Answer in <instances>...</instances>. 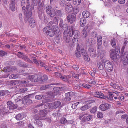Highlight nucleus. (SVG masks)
Segmentation results:
<instances>
[{
  "instance_id": "nucleus-56",
  "label": "nucleus",
  "mask_w": 128,
  "mask_h": 128,
  "mask_svg": "<svg viewBox=\"0 0 128 128\" xmlns=\"http://www.w3.org/2000/svg\"><path fill=\"white\" fill-rule=\"evenodd\" d=\"M82 86L85 88L87 89H89L90 88H91V86L88 84H86V85H84V86L83 85Z\"/></svg>"
},
{
  "instance_id": "nucleus-23",
  "label": "nucleus",
  "mask_w": 128,
  "mask_h": 128,
  "mask_svg": "<svg viewBox=\"0 0 128 128\" xmlns=\"http://www.w3.org/2000/svg\"><path fill=\"white\" fill-rule=\"evenodd\" d=\"M34 62V63L37 65H39L40 64V66L42 67H46L45 63L44 62H41L40 61H37L36 60L35 58L33 59Z\"/></svg>"
},
{
  "instance_id": "nucleus-5",
  "label": "nucleus",
  "mask_w": 128,
  "mask_h": 128,
  "mask_svg": "<svg viewBox=\"0 0 128 128\" xmlns=\"http://www.w3.org/2000/svg\"><path fill=\"white\" fill-rule=\"evenodd\" d=\"M53 91H52L48 93V94L49 96H51L52 98H54V96L57 94H59L61 90V89L60 88L56 87L54 88Z\"/></svg>"
},
{
  "instance_id": "nucleus-18",
  "label": "nucleus",
  "mask_w": 128,
  "mask_h": 128,
  "mask_svg": "<svg viewBox=\"0 0 128 128\" xmlns=\"http://www.w3.org/2000/svg\"><path fill=\"white\" fill-rule=\"evenodd\" d=\"M47 112L45 110H41L39 113V115H38V118H43V119L44 120L45 119V117L46 115V114Z\"/></svg>"
},
{
  "instance_id": "nucleus-40",
  "label": "nucleus",
  "mask_w": 128,
  "mask_h": 128,
  "mask_svg": "<svg viewBox=\"0 0 128 128\" xmlns=\"http://www.w3.org/2000/svg\"><path fill=\"white\" fill-rule=\"evenodd\" d=\"M111 43L113 48H114L116 46V40L114 38L112 39L111 41Z\"/></svg>"
},
{
  "instance_id": "nucleus-45",
  "label": "nucleus",
  "mask_w": 128,
  "mask_h": 128,
  "mask_svg": "<svg viewBox=\"0 0 128 128\" xmlns=\"http://www.w3.org/2000/svg\"><path fill=\"white\" fill-rule=\"evenodd\" d=\"M81 102V101H80V102H77L76 103H75L74 104H73L72 106V107L73 109H75L76 108V106L79 104H80Z\"/></svg>"
},
{
  "instance_id": "nucleus-52",
  "label": "nucleus",
  "mask_w": 128,
  "mask_h": 128,
  "mask_svg": "<svg viewBox=\"0 0 128 128\" xmlns=\"http://www.w3.org/2000/svg\"><path fill=\"white\" fill-rule=\"evenodd\" d=\"M38 16L40 20H42V12L40 11L38 12Z\"/></svg>"
},
{
  "instance_id": "nucleus-38",
  "label": "nucleus",
  "mask_w": 128,
  "mask_h": 128,
  "mask_svg": "<svg viewBox=\"0 0 128 128\" xmlns=\"http://www.w3.org/2000/svg\"><path fill=\"white\" fill-rule=\"evenodd\" d=\"M16 119L18 120H22L23 118L22 116L20 114H18L16 116Z\"/></svg>"
},
{
  "instance_id": "nucleus-4",
  "label": "nucleus",
  "mask_w": 128,
  "mask_h": 128,
  "mask_svg": "<svg viewBox=\"0 0 128 128\" xmlns=\"http://www.w3.org/2000/svg\"><path fill=\"white\" fill-rule=\"evenodd\" d=\"M32 12H31L26 13V16L25 18V22H26L28 21L29 25L30 27L32 28L35 27L36 26V23L34 19L30 18L32 16Z\"/></svg>"
},
{
  "instance_id": "nucleus-24",
  "label": "nucleus",
  "mask_w": 128,
  "mask_h": 128,
  "mask_svg": "<svg viewBox=\"0 0 128 128\" xmlns=\"http://www.w3.org/2000/svg\"><path fill=\"white\" fill-rule=\"evenodd\" d=\"M93 117L92 115H89L87 116L84 117L82 119V120L84 122L86 120L90 121L92 120H93Z\"/></svg>"
},
{
  "instance_id": "nucleus-15",
  "label": "nucleus",
  "mask_w": 128,
  "mask_h": 128,
  "mask_svg": "<svg viewBox=\"0 0 128 128\" xmlns=\"http://www.w3.org/2000/svg\"><path fill=\"white\" fill-rule=\"evenodd\" d=\"M110 108V106L108 104H101L100 107V110L103 111L106 110Z\"/></svg>"
},
{
  "instance_id": "nucleus-13",
  "label": "nucleus",
  "mask_w": 128,
  "mask_h": 128,
  "mask_svg": "<svg viewBox=\"0 0 128 128\" xmlns=\"http://www.w3.org/2000/svg\"><path fill=\"white\" fill-rule=\"evenodd\" d=\"M122 60L121 62L122 63L124 66H126L128 64V56L124 55V56H121Z\"/></svg>"
},
{
  "instance_id": "nucleus-29",
  "label": "nucleus",
  "mask_w": 128,
  "mask_h": 128,
  "mask_svg": "<svg viewBox=\"0 0 128 128\" xmlns=\"http://www.w3.org/2000/svg\"><path fill=\"white\" fill-rule=\"evenodd\" d=\"M82 15L84 18H87L90 16V14L88 11H85L83 12Z\"/></svg>"
},
{
  "instance_id": "nucleus-2",
  "label": "nucleus",
  "mask_w": 128,
  "mask_h": 128,
  "mask_svg": "<svg viewBox=\"0 0 128 128\" xmlns=\"http://www.w3.org/2000/svg\"><path fill=\"white\" fill-rule=\"evenodd\" d=\"M58 29V27L56 26H53L52 28L47 26L43 28V31L44 33L46 36L50 37L54 36Z\"/></svg>"
},
{
  "instance_id": "nucleus-33",
  "label": "nucleus",
  "mask_w": 128,
  "mask_h": 128,
  "mask_svg": "<svg viewBox=\"0 0 128 128\" xmlns=\"http://www.w3.org/2000/svg\"><path fill=\"white\" fill-rule=\"evenodd\" d=\"M81 0H73V3L76 6H78L80 4Z\"/></svg>"
},
{
  "instance_id": "nucleus-36",
  "label": "nucleus",
  "mask_w": 128,
  "mask_h": 128,
  "mask_svg": "<svg viewBox=\"0 0 128 128\" xmlns=\"http://www.w3.org/2000/svg\"><path fill=\"white\" fill-rule=\"evenodd\" d=\"M47 106H48L49 108L51 109H54L56 108V107L54 104L51 103L48 104H47Z\"/></svg>"
},
{
  "instance_id": "nucleus-32",
  "label": "nucleus",
  "mask_w": 128,
  "mask_h": 128,
  "mask_svg": "<svg viewBox=\"0 0 128 128\" xmlns=\"http://www.w3.org/2000/svg\"><path fill=\"white\" fill-rule=\"evenodd\" d=\"M90 107V106L89 105H86L82 107L80 109L84 111L88 109Z\"/></svg>"
},
{
  "instance_id": "nucleus-31",
  "label": "nucleus",
  "mask_w": 128,
  "mask_h": 128,
  "mask_svg": "<svg viewBox=\"0 0 128 128\" xmlns=\"http://www.w3.org/2000/svg\"><path fill=\"white\" fill-rule=\"evenodd\" d=\"M41 76L40 75H36L35 78L34 79L32 80V82H36L38 81H40V78Z\"/></svg>"
},
{
  "instance_id": "nucleus-50",
  "label": "nucleus",
  "mask_w": 128,
  "mask_h": 128,
  "mask_svg": "<svg viewBox=\"0 0 128 128\" xmlns=\"http://www.w3.org/2000/svg\"><path fill=\"white\" fill-rule=\"evenodd\" d=\"M56 108L59 107L61 104V103L59 102H56L54 103Z\"/></svg>"
},
{
  "instance_id": "nucleus-20",
  "label": "nucleus",
  "mask_w": 128,
  "mask_h": 128,
  "mask_svg": "<svg viewBox=\"0 0 128 128\" xmlns=\"http://www.w3.org/2000/svg\"><path fill=\"white\" fill-rule=\"evenodd\" d=\"M89 50L91 56L92 58H95L96 56V50L92 47L90 48Z\"/></svg>"
},
{
  "instance_id": "nucleus-39",
  "label": "nucleus",
  "mask_w": 128,
  "mask_h": 128,
  "mask_svg": "<svg viewBox=\"0 0 128 128\" xmlns=\"http://www.w3.org/2000/svg\"><path fill=\"white\" fill-rule=\"evenodd\" d=\"M4 71L6 72H9L10 71H13V70L12 68L10 67H6L4 68Z\"/></svg>"
},
{
  "instance_id": "nucleus-53",
  "label": "nucleus",
  "mask_w": 128,
  "mask_h": 128,
  "mask_svg": "<svg viewBox=\"0 0 128 128\" xmlns=\"http://www.w3.org/2000/svg\"><path fill=\"white\" fill-rule=\"evenodd\" d=\"M110 85L111 86L114 88H116V84L112 82L110 83Z\"/></svg>"
},
{
  "instance_id": "nucleus-22",
  "label": "nucleus",
  "mask_w": 128,
  "mask_h": 128,
  "mask_svg": "<svg viewBox=\"0 0 128 128\" xmlns=\"http://www.w3.org/2000/svg\"><path fill=\"white\" fill-rule=\"evenodd\" d=\"M10 6L11 10L14 11L15 10L14 0H11L10 2Z\"/></svg>"
},
{
  "instance_id": "nucleus-1",
  "label": "nucleus",
  "mask_w": 128,
  "mask_h": 128,
  "mask_svg": "<svg viewBox=\"0 0 128 128\" xmlns=\"http://www.w3.org/2000/svg\"><path fill=\"white\" fill-rule=\"evenodd\" d=\"M62 28L65 30L64 33L63 38L64 40L67 43H68L70 41V38L68 35V33L70 37H72L74 34H75L74 37L72 39V41L73 42L77 40L78 41V38L80 35V32L78 30L73 31V28L70 27L68 29L67 25L65 24L63 25L62 26Z\"/></svg>"
},
{
  "instance_id": "nucleus-26",
  "label": "nucleus",
  "mask_w": 128,
  "mask_h": 128,
  "mask_svg": "<svg viewBox=\"0 0 128 128\" xmlns=\"http://www.w3.org/2000/svg\"><path fill=\"white\" fill-rule=\"evenodd\" d=\"M86 20L84 18H82L80 19V26L83 27L86 24Z\"/></svg>"
},
{
  "instance_id": "nucleus-21",
  "label": "nucleus",
  "mask_w": 128,
  "mask_h": 128,
  "mask_svg": "<svg viewBox=\"0 0 128 128\" xmlns=\"http://www.w3.org/2000/svg\"><path fill=\"white\" fill-rule=\"evenodd\" d=\"M80 50L79 46H77V48L76 51V55L77 58H80L81 56L82 53L81 52V50Z\"/></svg>"
},
{
  "instance_id": "nucleus-6",
  "label": "nucleus",
  "mask_w": 128,
  "mask_h": 128,
  "mask_svg": "<svg viewBox=\"0 0 128 128\" xmlns=\"http://www.w3.org/2000/svg\"><path fill=\"white\" fill-rule=\"evenodd\" d=\"M111 52L110 54V57L111 59L114 61H116L117 59L118 56L119 54V52H116L114 49H111L110 50Z\"/></svg>"
},
{
  "instance_id": "nucleus-12",
  "label": "nucleus",
  "mask_w": 128,
  "mask_h": 128,
  "mask_svg": "<svg viewBox=\"0 0 128 128\" xmlns=\"http://www.w3.org/2000/svg\"><path fill=\"white\" fill-rule=\"evenodd\" d=\"M81 52L85 60L87 62L90 61V58L88 56L86 50L84 49H82L81 50Z\"/></svg>"
},
{
  "instance_id": "nucleus-9",
  "label": "nucleus",
  "mask_w": 128,
  "mask_h": 128,
  "mask_svg": "<svg viewBox=\"0 0 128 128\" xmlns=\"http://www.w3.org/2000/svg\"><path fill=\"white\" fill-rule=\"evenodd\" d=\"M38 115H35L34 116V118L35 120L34 123L35 124L38 125L39 126H42V124L40 120H43V118H38Z\"/></svg>"
},
{
  "instance_id": "nucleus-35",
  "label": "nucleus",
  "mask_w": 128,
  "mask_h": 128,
  "mask_svg": "<svg viewBox=\"0 0 128 128\" xmlns=\"http://www.w3.org/2000/svg\"><path fill=\"white\" fill-rule=\"evenodd\" d=\"M97 65L99 69L101 70H102L104 69V66L101 63L99 62H98L97 63Z\"/></svg>"
},
{
  "instance_id": "nucleus-27",
  "label": "nucleus",
  "mask_w": 128,
  "mask_h": 128,
  "mask_svg": "<svg viewBox=\"0 0 128 128\" xmlns=\"http://www.w3.org/2000/svg\"><path fill=\"white\" fill-rule=\"evenodd\" d=\"M22 8V10L23 12L26 15V13H28L31 12H32V10H33L34 9L32 8V9H31V8H30L29 7H28V9L27 8H26L25 6H23Z\"/></svg>"
},
{
  "instance_id": "nucleus-19",
  "label": "nucleus",
  "mask_w": 128,
  "mask_h": 128,
  "mask_svg": "<svg viewBox=\"0 0 128 128\" xmlns=\"http://www.w3.org/2000/svg\"><path fill=\"white\" fill-rule=\"evenodd\" d=\"M66 10L68 12H71L73 10V8L72 5L69 2L67 4V5L66 7Z\"/></svg>"
},
{
  "instance_id": "nucleus-25",
  "label": "nucleus",
  "mask_w": 128,
  "mask_h": 128,
  "mask_svg": "<svg viewBox=\"0 0 128 128\" xmlns=\"http://www.w3.org/2000/svg\"><path fill=\"white\" fill-rule=\"evenodd\" d=\"M109 97L104 96V99L106 100L112 101L113 100V94L112 92H108V93Z\"/></svg>"
},
{
  "instance_id": "nucleus-46",
  "label": "nucleus",
  "mask_w": 128,
  "mask_h": 128,
  "mask_svg": "<svg viewBox=\"0 0 128 128\" xmlns=\"http://www.w3.org/2000/svg\"><path fill=\"white\" fill-rule=\"evenodd\" d=\"M97 111V108L96 107L93 108L90 110V112L92 114H94Z\"/></svg>"
},
{
  "instance_id": "nucleus-16",
  "label": "nucleus",
  "mask_w": 128,
  "mask_h": 128,
  "mask_svg": "<svg viewBox=\"0 0 128 128\" xmlns=\"http://www.w3.org/2000/svg\"><path fill=\"white\" fill-rule=\"evenodd\" d=\"M46 11L48 14L50 15V16L53 17L54 16V10H52V7L50 6H48L46 8Z\"/></svg>"
},
{
  "instance_id": "nucleus-59",
  "label": "nucleus",
  "mask_w": 128,
  "mask_h": 128,
  "mask_svg": "<svg viewBox=\"0 0 128 128\" xmlns=\"http://www.w3.org/2000/svg\"><path fill=\"white\" fill-rule=\"evenodd\" d=\"M33 4L35 6H36L38 4V0H32Z\"/></svg>"
},
{
  "instance_id": "nucleus-42",
  "label": "nucleus",
  "mask_w": 128,
  "mask_h": 128,
  "mask_svg": "<svg viewBox=\"0 0 128 128\" xmlns=\"http://www.w3.org/2000/svg\"><path fill=\"white\" fill-rule=\"evenodd\" d=\"M82 36L84 38H86L87 37L88 35L87 34L86 32L85 29H84L82 32Z\"/></svg>"
},
{
  "instance_id": "nucleus-51",
  "label": "nucleus",
  "mask_w": 128,
  "mask_h": 128,
  "mask_svg": "<svg viewBox=\"0 0 128 128\" xmlns=\"http://www.w3.org/2000/svg\"><path fill=\"white\" fill-rule=\"evenodd\" d=\"M51 86L50 85H48L44 86H43L42 88V90L46 89L48 88H50Z\"/></svg>"
},
{
  "instance_id": "nucleus-49",
  "label": "nucleus",
  "mask_w": 128,
  "mask_h": 128,
  "mask_svg": "<svg viewBox=\"0 0 128 128\" xmlns=\"http://www.w3.org/2000/svg\"><path fill=\"white\" fill-rule=\"evenodd\" d=\"M67 120L64 118H63L60 120V123L63 124H65L67 122Z\"/></svg>"
},
{
  "instance_id": "nucleus-14",
  "label": "nucleus",
  "mask_w": 128,
  "mask_h": 128,
  "mask_svg": "<svg viewBox=\"0 0 128 128\" xmlns=\"http://www.w3.org/2000/svg\"><path fill=\"white\" fill-rule=\"evenodd\" d=\"M18 53L19 54H18V56L19 57L22 58L26 62H27L30 63L32 62L30 60L27 56H24V54H22L20 52H19Z\"/></svg>"
},
{
  "instance_id": "nucleus-44",
  "label": "nucleus",
  "mask_w": 128,
  "mask_h": 128,
  "mask_svg": "<svg viewBox=\"0 0 128 128\" xmlns=\"http://www.w3.org/2000/svg\"><path fill=\"white\" fill-rule=\"evenodd\" d=\"M97 116L98 118H103V114L102 112H99L97 114Z\"/></svg>"
},
{
  "instance_id": "nucleus-41",
  "label": "nucleus",
  "mask_w": 128,
  "mask_h": 128,
  "mask_svg": "<svg viewBox=\"0 0 128 128\" xmlns=\"http://www.w3.org/2000/svg\"><path fill=\"white\" fill-rule=\"evenodd\" d=\"M18 75L16 74H14L11 75L10 77V79H15L18 78Z\"/></svg>"
},
{
  "instance_id": "nucleus-63",
  "label": "nucleus",
  "mask_w": 128,
  "mask_h": 128,
  "mask_svg": "<svg viewBox=\"0 0 128 128\" xmlns=\"http://www.w3.org/2000/svg\"><path fill=\"white\" fill-rule=\"evenodd\" d=\"M19 18L20 21L22 22L23 20L22 16L21 14H20L19 16Z\"/></svg>"
},
{
  "instance_id": "nucleus-8",
  "label": "nucleus",
  "mask_w": 128,
  "mask_h": 128,
  "mask_svg": "<svg viewBox=\"0 0 128 128\" xmlns=\"http://www.w3.org/2000/svg\"><path fill=\"white\" fill-rule=\"evenodd\" d=\"M54 11H55V10L54 11V16H56V17L54 19V23L56 24H58V21L60 19V17L61 14V12L60 10H57L55 12H54Z\"/></svg>"
},
{
  "instance_id": "nucleus-62",
  "label": "nucleus",
  "mask_w": 128,
  "mask_h": 128,
  "mask_svg": "<svg viewBox=\"0 0 128 128\" xmlns=\"http://www.w3.org/2000/svg\"><path fill=\"white\" fill-rule=\"evenodd\" d=\"M46 69L48 71L50 72L52 70V69L51 66H49V67H46Z\"/></svg>"
},
{
  "instance_id": "nucleus-3",
  "label": "nucleus",
  "mask_w": 128,
  "mask_h": 128,
  "mask_svg": "<svg viewBox=\"0 0 128 128\" xmlns=\"http://www.w3.org/2000/svg\"><path fill=\"white\" fill-rule=\"evenodd\" d=\"M36 75H32L28 76V78L29 79L28 80H24L20 81V80H14L13 81L14 84V85L18 84V86H28V84L29 83V80H30L32 82V80L34 79L35 78Z\"/></svg>"
},
{
  "instance_id": "nucleus-60",
  "label": "nucleus",
  "mask_w": 128,
  "mask_h": 128,
  "mask_svg": "<svg viewBox=\"0 0 128 128\" xmlns=\"http://www.w3.org/2000/svg\"><path fill=\"white\" fill-rule=\"evenodd\" d=\"M118 99L121 101L124 102V97L122 96H119Z\"/></svg>"
},
{
  "instance_id": "nucleus-58",
  "label": "nucleus",
  "mask_w": 128,
  "mask_h": 128,
  "mask_svg": "<svg viewBox=\"0 0 128 128\" xmlns=\"http://www.w3.org/2000/svg\"><path fill=\"white\" fill-rule=\"evenodd\" d=\"M125 0H118V2L120 4H123L125 3Z\"/></svg>"
},
{
  "instance_id": "nucleus-30",
  "label": "nucleus",
  "mask_w": 128,
  "mask_h": 128,
  "mask_svg": "<svg viewBox=\"0 0 128 128\" xmlns=\"http://www.w3.org/2000/svg\"><path fill=\"white\" fill-rule=\"evenodd\" d=\"M105 53L104 51L103 50H102L100 52H99L97 54V57H100L101 59H102L104 56Z\"/></svg>"
},
{
  "instance_id": "nucleus-64",
  "label": "nucleus",
  "mask_w": 128,
  "mask_h": 128,
  "mask_svg": "<svg viewBox=\"0 0 128 128\" xmlns=\"http://www.w3.org/2000/svg\"><path fill=\"white\" fill-rule=\"evenodd\" d=\"M21 64H20V66H22V67H25V68L27 67L28 66V65L27 64H22V63H21Z\"/></svg>"
},
{
  "instance_id": "nucleus-43",
  "label": "nucleus",
  "mask_w": 128,
  "mask_h": 128,
  "mask_svg": "<svg viewBox=\"0 0 128 128\" xmlns=\"http://www.w3.org/2000/svg\"><path fill=\"white\" fill-rule=\"evenodd\" d=\"M79 9L78 7H75L74 8V12L75 14H77L79 12Z\"/></svg>"
},
{
  "instance_id": "nucleus-48",
  "label": "nucleus",
  "mask_w": 128,
  "mask_h": 128,
  "mask_svg": "<svg viewBox=\"0 0 128 128\" xmlns=\"http://www.w3.org/2000/svg\"><path fill=\"white\" fill-rule=\"evenodd\" d=\"M60 4L61 6H64L67 4L66 2L64 0H62L60 2Z\"/></svg>"
},
{
  "instance_id": "nucleus-57",
  "label": "nucleus",
  "mask_w": 128,
  "mask_h": 128,
  "mask_svg": "<svg viewBox=\"0 0 128 128\" xmlns=\"http://www.w3.org/2000/svg\"><path fill=\"white\" fill-rule=\"evenodd\" d=\"M28 90V89L25 88L20 90V92L22 93H24V92L27 91Z\"/></svg>"
},
{
  "instance_id": "nucleus-37",
  "label": "nucleus",
  "mask_w": 128,
  "mask_h": 128,
  "mask_svg": "<svg viewBox=\"0 0 128 128\" xmlns=\"http://www.w3.org/2000/svg\"><path fill=\"white\" fill-rule=\"evenodd\" d=\"M9 93V91L8 90L0 91V95L1 96L5 95Z\"/></svg>"
},
{
  "instance_id": "nucleus-47",
  "label": "nucleus",
  "mask_w": 128,
  "mask_h": 128,
  "mask_svg": "<svg viewBox=\"0 0 128 128\" xmlns=\"http://www.w3.org/2000/svg\"><path fill=\"white\" fill-rule=\"evenodd\" d=\"M44 96L42 95H37L35 97V98L36 100H40L43 99Z\"/></svg>"
},
{
  "instance_id": "nucleus-55",
  "label": "nucleus",
  "mask_w": 128,
  "mask_h": 128,
  "mask_svg": "<svg viewBox=\"0 0 128 128\" xmlns=\"http://www.w3.org/2000/svg\"><path fill=\"white\" fill-rule=\"evenodd\" d=\"M61 79L62 80H63L66 82L68 80V79L66 78V77H64V76H61L60 77Z\"/></svg>"
},
{
  "instance_id": "nucleus-61",
  "label": "nucleus",
  "mask_w": 128,
  "mask_h": 128,
  "mask_svg": "<svg viewBox=\"0 0 128 128\" xmlns=\"http://www.w3.org/2000/svg\"><path fill=\"white\" fill-rule=\"evenodd\" d=\"M102 38L101 36H99L97 38V42H102Z\"/></svg>"
},
{
  "instance_id": "nucleus-54",
  "label": "nucleus",
  "mask_w": 128,
  "mask_h": 128,
  "mask_svg": "<svg viewBox=\"0 0 128 128\" xmlns=\"http://www.w3.org/2000/svg\"><path fill=\"white\" fill-rule=\"evenodd\" d=\"M7 54L6 53L3 51H0V56H3Z\"/></svg>"
},
{
  "instance_id": "nucleus-34",
  "label": "nucleus",
  "mask_w": 128,
  "mask_h": 128,
  "mask_svg": "<svg viewBox=\"0 0 128 128\" xmlns=\"http://www.w3.org/2000/svg\"><path fill=\"white\" fill-rule=\"evenodd\" d=\"M48 79V77L46 75H44L42 77L40 78V81L42 82H45Z\"/></svg>"
},
{
  "instance_id": "nucleus-7",
  "label": "nucleus",
  "mask_w": 128,
  "mask_h": 128,
  "mask_svg": "<svg viewBox=\"0 0 128 128\" xmlns=\"http://www.w3.org/2000/svg\"><path fill=\"white\" fill-rule=\"evenodd\" d=\"M104 63V66L106 70L109 72H112L113 70V67L111 62L108 60H106Z\"/></svg>"
},
{
  "instance_id": "nucleus-10",
  "label": "nucleus",
  "mask_w": 128,
  "mask_h": 128,
  "mask_svg": "<svg viewBox=\"0 0 128 128\" xmlns=\"http://www.w3.org/2000/svg\"><path fill=\"white\" fill-rule=\"evenodd\" d=\"M31 94L27 95L25 96L22 102L24 104H30L32 103V101L30 99V96Z\"/></svg>"
},
{
  "instance_id": "nucleus-17",
  "label": "nucleus",
  "mask_w": 128,
  "mask_h": 128,
  "mask_svg": "<svg viewBox=\"0 0 128 128\" xmlns=\"http://www.w3.org/2000/svg\"><path fill=\"white\" fill-rule=\"evenodd\" d=\"M93 95L94 97L100 98L104 99V94L100 92H96L95 93H94Z\"/></svg>"
},
{
  "instance_id": "nucleus-28",
  "label": "nucleus",
  "mask_w": 128,
  "mask_h": 128,
  "mask_svg": "<svg viewBox=\"0 0 128 128\" xmlns=\"http://www.w3.org/2000/svg\"><path fill=\"white\" fill-rule=\"evenodd\" d=\"M18 106L16 104H13L10 106L8 107L7 108L8 109L7 111H6L5 112L8 114V113L9 112V110H8L10 109H14L16 108H17Z\"/></svg>"
},
{
  "instance_id": "nucleus-11",
  "label": "nucleus",
  "mask_w": 128,
  "mask_h": 128,
  "mask_svg": "<svg viewBox=\"0 0 128 128\" xmlns=\"http://www.w3.org/2000/svg\"><path fill=\"white\" fill-rule=\"evenodd\" d=\"M76 18V16L75 14L70 15L67 16V19L68 22L71 24H72L74 22Z\"/></svg>"
}]
</instances>
